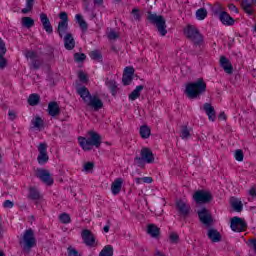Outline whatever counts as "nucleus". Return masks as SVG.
I'll return each instance as SVG.
<instances>
[{
	"label": "nucleus",
	"instance_id": "49530a36",
	"mask_svg": "<svg viewBox=\"0 0 256 256\" xmlns=\"http://www.w3.org/2000/svg\"><path fill=\"white\" fill-rule=\"evenodd\" d=\"M135 73V69L133 67H126L124 70V75H128L130 77H133Z\"/></svg>",
	"mask_w": 256,
	"mask_h": 256
},
{
	"label": "nucleus",
	"instance_id": "473e14b6",
	"mask_svg": "<svg viewBox=\"0 0 256 256\" xmlns=\"http://www.w3.org/2000/svg\"><path fill=\"white\" fill-rule=\"evenodd\" d=\"M148 235L151 237H159L160 229L155 224H149L147 227Z\"/></svg>",
	"mask_w": 256,
	"mask_h": 256
},
{
	"label": "nucleus",
	"instance_id": "de8ad7c7",
	"mask_svg": "<svg viewBox=\"0 0 256 256\" xmlns=\"http://www.w3.org/2000/svg\"><path fill=\"white\" fill-rule=\"evenodd\" d=\"M68 256H81V254H79V251H77L73 247H69L68 248Z\"/></svg>",
	"mask_w": 256,
	"mask_h": 256
},
{
	"label": "nucleus",
	"instance_id": "4d7b16f0",
	"mask_svg": "<svg viewBox=\"0 0 256 256\" xmlns=\"http://www.w3.org/2000/svg\"><path fill=\"white\" fill-rule=\"evenodd\" d=\"M170 241L171 243H177L179 241V235H177V233H171Z\"/></svg>",
	"mask_w": 256,
	"mask_h": 256
},
{
	"label": "nucleus",
	"instance_id": "7ed1b4c3",
	"mask_svg": "<svg viewBox=\"0 0 256 256\" xmlns=\"http://www.w3.org/2000/svg\"><path fill=\"white\" fill-rule=\"evenodd\" d=\"M147 19L149 23L155 25L162 37H165L167 35V24L163 16L148 12Z\"/></svg>",
	"mask_w": 256,
	"mask_h": 256
},
{
	"label": "nucleus",
	"instance_id": "4468645a",
	"mask_svg": "<svg viewBox=\"0 0 256 256\" xmlns=\"http://www.w3.org/2000/svg\"><path fill=\"white\" fill-rule=\"evenodd\" d=\"M253 5L256 7V0H252V2L249 0H242L241 2L243 11L249 15V17H255V8H253Z\"/></svg>",
	"mask_w": 256,
	"mask_h": 256
},
{
	"label": "nucleus",
	"instance_id": "7c9ffc66",
	"mask_svg": "<svg viewBox=\"0 0 256 256\" xmlns=\"http://www.w3.org/2000/svg\"><path fill=\"white\" fill-rule=\"evenodd\" d=\"M180 137L184 141H187V139H190L191 138V128H189L187 126H181Z\"/></svg>",
	"mask_w": 256,
	"mask_h": 256
},
{
	"label": "nucleus",
	"instance_id": "2eb2a0df",
	"mask_svg": "<svg viewBox=\"0 0 256 256\" xmlns=\"http://www.w3.org/2000/svg\"><path fill=\"white\" fill-rule=\"evenodd\" d=\"M198 216L201 223H203V225H206L207 227H209V225L213 223L211 212H209V210H207L206 208H202L200 211H198Z\"/></svg>",
	"mask_w": 256,
	"mask_h": 256
},
{
	"label": "nucleus",
	"instance_id": "a19ab883",
	"mask_svg": "<svg viewBox=\"0 0 256 256\" xmlns=\"http://www.w3.org/2000/svg\"><path fill=\"white\" fill-rule=\"evenodd\" d=\"M60 221L64 224L71 223V216L67 213H63L60 215Z\"/></svg>",
	"mask_w": 256,
	"mask_h": 256
},
{
	"label": "nucleus",
	"instance_id": "864d4df0",
	"mask_svg": "<svg viewBox=\"0 0 256 256\" xmlns=\"http://www.w3.org/2000/svg\"><path fill=\"white\" fill-rule=\"evenodd\" d=\"M15 206V203H13L12 201L10 200H6L4 203H3V207L5 209H13V207Z\"/></svg>",
	"mask_w": 256,
	"mask_h": 256
},
{
	"label": "nucleus",
	"instance_id": "3c124183",
	"mask_svg": "<svg viewBox=\"0 0 256 256\" xmlns=\"http://www.w3.org/2000/svg\"><path fill=\"white\" fill-rule=\"evenodd\" d=\"M7 53V48L5 47V42L0 38V54L5 55Z\"/></svg>",
	"mask_w": 256,
	"mask_h": 256
},
{
	"label": "nucleus",
	"instance_id": "a878e982",
	"mask_svg": "<svg viewBox=\"0 0 256 256\" xmlns=\"http://www.w3.org/2000/svg\"><path fill=\"white\" fill-rule=\"evenodd\" d=\"M48 113L51 117H57V115H59V113H61L59 104H57V102H50L48 104Z\"/></svg>",
	"mask_w": 256,
	"mask_h": 256
},
{
	"label": "nucleus",
	"instance_id": "13d9d810",
	"mask_svg": "<svg viewBox=\"0 0 256 256\" xmlns=\"http://www.w3.org/2000/svg\"><path fill=\"white\" fill-rule=\"evenodd\" d=\"M32 65L34 67V69H39V67H41V61H39V59H35V60H32Z\"/></svg>",
	"mask_w": 256,
	"mask_h": 256
},
{
	"label": "nucleus",
	"instance_id": "412c9836",
	"mask_svg": "<svg viewBox=\"0 0 256 256\" xmlns=\"http://www.w3.org/2000/svg\"><path fill=\"white\" fill-rule=\"evenodd\" d=\"M220 65L224 69L225 73L231 75L233 73V64L225 56L220 57Z\"/></svg>",
	"mask_w": 256,
	"mask_h": 256
},
{
	"label": "nucleus",
	"instance_id": "20e7f679",
	"mask_svg": "<svg viewBox=\"0 0 256 256\" xmlns=\"http://www.w3.org/2000/svg\"><path fill=\"white\" fill-rule=\"evenodd\" d=\"M134 161L138 167H145V163L148 165L155 163V155L151 149L145 147L141 149L140 156H136Z\"/></svg>",
	"mask_w": 256,
	"mask_h": 256
},
{
	"label": "nucleus",
	"instance_id": "4c0bfd02",
	"mask_svg": "<svg viewBox=\"0 0 256 256\" xmlns=\"http://www.w3.org/2000/svg\"><path fill=\"white\" fill-rule=\"evenodd\" d=\"M207 17V9L200 8L196 11V19L203 21Z\"/></svg>",
	"mask_w": 256,
	"mask_h": 256
},
{
	"label": "nucleus",
	"instance_id": "ea45409f",
	"mask_svg": "<svg viewBox=\"0 0 256 256\" xmlns=\"http://www.w3.org/2000/svg\"><path fill=\"white\" fill-rule=\"evenodd\" d=\"M94 167H95V163L86 162L83 165V171H85L86 173H89V171H93Z\"/></svg>",
	"mask_w": 256,
	"mask_h": 256
},
{
	"label": "nucleus",
	"instance_id": "2f4dec72",
	"mask_svg": "<svg viewBox=\"0 0 256 256\" xmlns=\"http://www.w3.org/2000/svg\"><path fill=\"white\" fill-rule=\"evenodd\" d=\"M106 86L110 90L111 94L115 97V95H117V91H119V88L117 87V82H115V80H107Z\"/></svg>",
	"mask_w": 256,
	"mask_h": 256
},
{
	"label": "nucleus",
	"instance_id": "a18cd8bd",
	"mask_svg": "<svg viewBox=\"0 0 256 256\" xmlns=\"http://www.w3.org/2000/svg\"><path fill=\"white\" fill-rule=\"evenodd\" d=\"M122 81H123L124 85H130L131 82L133 81V76L123 74Z\"/></svg>",
	"mask_w": 256,
	"mask_h": 256
},
{
	"label": "nucleus",
	"instance_id": "f704fd0d",
	"mask_svg": "<svg viewBox=\"0 0 256 256\" xmlns=\"http://www.w3.org/2000/svg\"><path fill=\"white\" fill-rule=\"evenodd\" d=\"M40 99L38 94H31L28 98V103L31 107H35V105L39 104Z\"/></svg>",
	"mask_w": 256,
	"mask_h": 256
},
{
	"label": "nucleus",
	"instance_id": "393cba45",
	"mask_svg": "<svg viewBox=\"0 0 256 256\" xmlns=\"http://www.w3.org/2000/svg\"><path fill=\"white\" fill-rule=\"evenodd\" d=\"M31 125L33 129H36V131H43V128L45 127V121L41 119V117L36 116L31 120Z\"/></svg>",
	"mask_w": 256,
	"mask_h": 256
},
{
	"label": "nucleus",
	"instance_id": "79ce46f5",
	"mask_svg": "<svg viewBox=\"0 0 256 256\" xmlns=\"http://www.w3.org/2000/svg\"><path fill=\"white\" fill-rule=\"evenodd\" d=\"M89 56L94 61H99V59H101V52L94 50V51L90 52Z\"/></svg>",
	"mask_w": 256,
	"mask_h": 256
},
{
	"label": "nucleus",
	"instance_id": "338daca9",
	"mask_svg": "<svg viewBox=\"0 0 256 256\" xmlns=\"http://www.w3.org/2000/svg\"><path fill=\"white\" fill-rule=\"evenodd\" d=\"M94 5H103V0H94Z\"/></svg>",
	"mask_w": 256,
	"mask_h": 256
},
{
	"label": "nucleus",
	"instance_id": "b1692460",
	"mask_svg": "<svg viewBox=\"0 0 256 256\" xmlns=\"http://www.w3.org/2000/svg\"><path fill=\"white\" fill-rule=\"evenodd\" d=\"M204 111L208 116L209 121H215V119H217V115L215 114V108L211 104L205 103Z\"/></svg>",
	"mask_w": 256,
	"mask_h": 256
},
{
	"label": "nucleus",
	"instance_id": "bb28decb",
	"mask_svg": "<svg viewBox=\"0 0 256 256\" xmlns=\"http://www.w3.org/2000/svg\"><path fill=\"white\" fill-rule=\"evenodd\" d=\"M230 205L237 213H241L243 211V202L238 198L232 197L230 199Z\"/></svg>",
	"mask_w": 256,
	"mask_h": 256
},
{
	"label": "nucleus",
	"instance_id": "aec40b11",
	"mask_svg": "<svg viewBox=\"0 0 256 256\" xmlns=\"http://www.w3.org/2000/svg\"><path fill=\"white\" fill-rule=\"evenodd\" d=\"M28 199H31V201H35L37 203L38 201L43 200V195L41 194V192H39L37 188L31 187L29 189Z\"/></svg>",
	"mask_w": 256,
	"mask_h": 256
},
{
	"label": "nucleus",
	"instance_id": "680f3d73",
	"mask_svg": "<svg viewBox=\"0 0 256 256\" xmlns=\"http://www.w3.org/2000/svg\"><path fill=\"white\" fill-rule=\"evenodd\" d=\"M8 117H9V119H10L11 121H13V120H15V118L17 117V115L15 114V111L10 110V111L8 112Z\"/></svg>",
	"mask_w": 256,
	"mask_h": 256
},
{
	"label": "nucleus",
	"instance_id": "c03bdc74",
	"mask_svg": "<svg viewBox=\"0 0 256 256\" xmlns=\"http://www.w3.org/2000/svg\"><path fill=\"white\" fill-rule=\"evenodd\" d=\"M234 157L236 161H243L244 155H243V150L238 149L235 151Z\"/></svg>",
	"mask_w": 256,
	"mask_h": 256
},
{
	"label": "nucleus",
	"instance_id": "a211bd4d",
	"mask_svg": "<svg viewBox=\"0 0 256 256\" xmlns=\"http://www.w3.org/2000/svg\"><path fill=\"white\" fill-rule=\"evenodd\" d=\"M176 209H178L179 213L183 215V217H187L189 215V211L191 207L185 203L183 200L176 201Z\"/></svg>",
	"mask_w": 256,
	"mask_h": 256
},
{
	"label": "nucleus",
	"instance_id": "9d476101",
	"mask_svg": "<svg viewBox=\"0 0 256 256\" xmlns=\"http://www.w3.org/2000/svg\"><path fill=\"white\" fill-rule=\"evenodd\" d=\"M81 235L83 242L85 243V245H87V247H97V240L91 230L85 229L82 231Z\"/></svg>",
	"mask_w": 256,
	"mask_h": 256
},
{
	"label": "nucleus",
	"instance_id": "e2e57ef3",
	"mask_svg": "<svg viewBox=\"0 0 256 256\" xmlns=\"http://www.w3.org/2000/svg\"><path fill=\"white\" fill-rule=\"evenodd\" d=\"M142 183H153V178L152 177H143L142 178Z\"/></svg>",
	"mask_w": 256,
	"mask_h": 256
},
{
	"label": "nucleus",
	"instance_id": "c756f323",
	"mask_svg": "<svg viewBox=\"0 0 256 256\" xmlns=\"http://www.w3.org/2000/svg\"><path fill=\"white\" fill-rule=\"evenodd\" d=\"M208 237L211 239V241H213V243H218V241H221V234L215 229H210L208 231Z\"/></svg>",
	"mask_w": 256,
	"mask_h": 256
},
{
	"label": "nucleus",
	"instance_id": "f3484780",
	"mask_svg": "<svg viewBox=\"0 0 256 256\" xmlns=\"http://www.w3.org/2000/svg\"><path fill=\"white\" fill-rule=\"evenodd\" d=\"M219 19L222 25H226V27L235 25V19H233V17H231V15L225 11L219 13Z\"/></svg>",
	"mask_w": 256,
	"mask_h": 256
},
{
	"label": "nucleus",
	"instance_id": "09e8293b",
	"mask_svg": "<svg viewBox=\"0 0 256 256\" xmlns=\"http://www.w3.org/2000/svg\"><path fill=\"white\" fill-rule=\"evenodd\" d=\"M26 57H27V59H30L31 61H35V59L37 58V53H35L34 51H28L26 53Z\"/></svg>",
	"mask_w": 256,
	"mask_h": 256
},
{
	"label": "nucleus",
	"instance_id": "9b49d317",
	"mask_svg": "<svg viewBox=\"0 0 256 256\" xmlns=\"http://www.w3.org/2000/svg\"><path fill=\"white\" fill-rule=\"evenodd\" d=\"M36 177H38L42 183H45V185H53L54 183L53 177H51L49 170L37 169Z\"/></svg>",
	"mask_w": 256,
	"mask_h": 256
},
{
	"label": "nucleus",
	"instance_id": "bf43d9fd",
	"mask_svg": "<svg viewBox=\"0 0 256 256\" xmlns=\"http://www.w3.org/2000/svg\"><path fill=\"white\" fill-rule=\"evenodd\" d=\"M228 9H229L232 13H239V9H237V6H235V4H229V5H228Z\"/></svg>",
	"mask_w": 256,
	"mask_h": 256
},
{
	"label": "nucleus",
	"instance_id": "69168bd1",
	"mask_svg": "<svg viewBox=\"0 0 256 256\" xmlns=\"http://www.w3.org/2000/svg\"><path fill=\"white\" fill-rule=\"evenodd\" d=\"M135 181L137 185H141V183H143V178H135Z\"/></svg>",
	"mask_w": 256,
	"mask_h": 256
},
{
	"label": "nucleus",
	"instance_id": "58836bf2",
	"mask_svg": "<svg viewBox=\"0 0 256 256\" xmlns=\"http://www.w3.org/2000/svg\"><path fill=\"white\" fill-rule=\"evenodd\" d=\"M33 3H35V0H26V8L22 9V13L27 14L31 9H33Z\"/></svg>",
	"mask_w": 256,
	"mask_h": 256
},
{
	"label": "nucleus",
	"instance_id": "72a5a7b5",
	"mask_svg": "<svg viewBox=\"0 0 256 256\" xmlns=\"http://www.w3.org/2000/svg\"><path fill=\"white\" fill-rule=\"evenodd\" d=\"M150 136H151V129L148 126H141L140 137H142V139H149Z\"/></svg>",
	"mask_w": 256,
	"mask_h": 256
},
{
	"label": "nucleus",
	"instance_id": "f03ea898",
	"mask_svg": "<svg viewBox=\"0 0 256 256\" xmlns=\"http://www.w3.org/2000/svg\"><path fill=\"white\" fill-rule=\"evenodd\" d=\"M205 91H207V84L203 78H200L196 82L187 84L185 93L189 99H197V97L205 93Z\"/></svg>",
	"mask_w": 256,
	"mask_h": 256
},
{
	"label": "nucleus",
	"instance_id": "dca6fc26",
	"mask_svg": "<svg viewBox=\"0 0 256 256\" xmlns=\"http://www.w3.org/2000/svg\"><path fill=\"white\" fill-rule=\"evenodd\" d=\"M40 21L42 23L44 31H46L48 35H51V33H53V26L51 25V20H49V17H47V14L41 13Z\"/></svg>",
	"mask_w": 256,
	"mask_h": 256
},
{
	"label": "nucleus",
	"instance_id": "6e6d98bb",
	"mask_svg": "<svg viewBox=\"0 0 256 256\" xmlns=\"http://www.w3.org/2000/svg\"><path fill=\"white\" fill-rule=\"evenodd\" d=\"M118 38H119V34L114 30H110V32L108 33V39H118Z\"/></svg>",
	"mask_w": 256,
	"mask_h": 256
},
{
	"label": "nucleus",
	"instance_id": "1a4fd4ad",
	"mask_svg": "<svg viewBox=\"0 0 256 256\" xmlns=\"http://www.w3.org/2000/svg\"><path fill=\"white\" fill-rule=\"evenodd\" d=\"M230 228L235 233H243V231H247V222L239 217H233L230 222Z\"/></svg>",
	"mask_w": 256,
	"mask_h": 256
},
{
	"label": "nucleus",
	"instance_id": "f257e3e1",
	"mask_svg": "<svg viewBox=\"0 0 256 256\" xmlns=\"http://www.w3.org/2000/svg\"><path fill=\"white\" fill-rule=\"evenodd\" d=\"M78 143L83 151H91L93 147H101V135L95 131H89L87 137H79Z\"/></svg>",
	"mask_w": 256,
	"mask_h": 256
},
{
	"label": "nucleus",
	"instance_id": "c85d7f7f",
	"mask_svg": "<svg viewBox=\"0 0 256 256\" xmlns=\"http://www.w3.org/2000/svg\"><path fill=\"white\" fill-rule=\"evenodd\" d=\"M75 20L78 23L80 29H82L83 32L87 31L89 29V25H87V22L83 19V15L76 14Z\"/></svg>",
	"mask_w": 256,
	"mask_h": 256
},
{
	"label": "nucleus",
	"instance_id": "052dcab7",
	"mask_svg": "<svg viewBox=\"0 0 256 256\" xmlns=\"http://www.w3.org/2000/svg\"><path fill=\"white\" fill-rule=\"evenodd\" d=\"M78 77H79L80 81H87V74H85V72H83V71H80L78 73Z\"/></svg>",
	"mask_w": 256,
	"mask_h": 256
},
{
	"label": "nucleus",
	"instance_id": "37998d69",
	"mask_svg": "<svg viewBox=\"0 0 256 256\" xmlns=\"http://www.w3.org/2000/svg\"><path fill=\"white\" fill-rule=\"evenodd\" d=\"M74 59L77 63H81V61H85V59H87V56L83 53H76L74 54Z\"/></svg>",
	"mask_w": 256,
	"mask_h": 256
},
{
	"label": "nucleus",
	"instance_id": "ddd939ff",
	"mask_svg": "<svg viewBox=\"0 0 256 256\" xmlns=\"http://www.w3.org/2000/svg\"><path fill=\"white\" fill-rule=\"evenodd\" d=\"M38 163L39 165H45L49 161V155H47V143H40L38 146Z\"/></svg>",
	"mask_w": 256,
	"mask_h": 256
},
{
	"label": "nucleus",
	"instance_id": "cd10ccee",
	"mask_svg": "<svg viewBox=\"0 0 256 256\" xmlns=\"http://www.w3.org/2000/svg\"><path fill=\"white\" fill-rule=\"evenodd\" d=\"M143 89V85L136 86V88L128 95L129 101H137V99L141 97V91H143Z\"/></svg>",
	"mask_w": 256,
	"mask_h": 256
},
{
	"label": "nucleus",
	"instance_id": "8fccbe9b",
	"mask_svg": "<svg viewBox=\"0 0 256 256\" xmlns=\"http://www.w3.org/2000/svg\"><path fill=\"white\" fill-rule=\"evenodd\" d=\"M132 15L135 21H139L141 19V14L139 13V9L134 8L132 10Z\"/></svg>",
	"mask_w": 256,
	"mask_h": 256
},
{
	"label": "nucleus",
	"instance_id": "5fc2aeb1",
	"mask_svg": "<svg viewBox=\"0 0 256 256\" xmlns=\"http://www.w3.org/2000/svg\"><path fill=\"white\" fill-rule=\"evenodd\" d=\"M248 195H250V197L252 199H255L256 197V186H252L249 190H248Z\"/></svg>",
	"mask_w": 256,
	"mask_h": 256
},
{
	"label": "nucleus",
	"instance_id": "e433bc0d",
	"mask_svg": "<svg viewBox=\"0 0 256 256\" xmlns=\"http://www.w3.org/2000/svg\"><path fill=\"white\" fill-rule=\"evenodd\" d=\"M99 256H113V246L106 245L100 252Z\"/></svg>",
	"mask_w": 256,
	"mask_h": 256
},
{
	"label": "nucleus",
	"instance_id": "6ab92c4d",
	"mask_svg": "<svg viewBox=\"0 0 256 256\" xmlns=\"http://www.w3.org/2000/svg\"><path fill=\"white\" fill-rule=\"evenodd\" d=\"M124 180L123 178H116L114 183L111 184V191L113 195H119L123 187Z\"/></svg>",
	"mask_w": 256,
	"mask_h": 256
},
{
	"label": "nucleus",
	"instance_id": "5701e85b",
	"mask_svg": "<svg viewBox=\"0 0 256 256\" xmlns=\"http://www.w3.org/2000/svg\"><path fill=\"white\" fill-rule=\"evenodd\" d=\"M76 91L85 104L92 97L91 92H89V89H87L85 86L78 87Z\"/></svg>",
	"mask_w": 256,
	"mask_h": 256
},
{
	"label": "nucleus",
	"instance_id": "0e129e2a",
	"mask_svg": "<svg viewBox=\"0 0 256 256\" xmlns=\"http://www.w3.org/2000/svg\"><path fill=\"white\" fill-rule=\"evenodd\" d=\"M110 222L108 221V224L104 226L103 231L104 233H109V229H111V224H109Z\"/></svg>",
	"mask_w": 256,
	"mask_h": 256
},
{
	"label": "nucleus",
	"instance_id": "f8f14e48",
	"mask_svg": "<svg viewBox=\"0 0 256 256\" xmlns=\"http://www.w3.org/2000/svg\"><path fill=\"white\" fill-rule=\"evenodd\" d=\"M87 107L93 109V111H99L103 107V100L98 94L92 95V97L86 102Z\"/></svg>",
	"mask_w": 256,
	"mask_h": 256
},
{
	"label": "nucleus",
	"instance_id": "4be33fe9",
	"mask_svg": "<svg viewBox=\"0 0 256 256\" xmlns=\"http://www.w3.org/2000/svg\"><path fill=\"white\" fill-rule=\"evenodd\" d=\"M64 47L68 51L75 49V39L73 38V35L71 33H67L64 36Z\"/></svg>",
	"mask_w": 256,
	"mask_h": 256
},
{
	"label": "nucleus",
	"instance_id": "423d86ee",
	"mask_svg": "<svg viewBox=\"0 0 256 256\" xmlns=\"http://www.w3.org/2000/svg\"><path fill=\"white\" fill-rule=\"evenodd\" d=\"M193 200L197 205H204L213 201V194L206 190H197L193 194Z\"/></svg>",
	"mask_w": 256,
	"mask_h": 256
},
{
	"label": "nucleus",
	"instance_id": "39448f33",
	"mask_svg": "<svg viewBox=\"0 0 256 256\" xmlns=\"http://www.w3.org/2000/svg\"><path fill=\"white\" fill-rule=\"evenodd\" d=\"M184 34L186 35L187 39H190V41H192L196 47H201V45H203V35H201L197 27L188 25L184 29Z\"/></svg>",
	"mask_w": 256,
	"mask_h": 256
},
{
	"label": "nucleus",
	"instance_id": "0eeeda50",
	"mask_svg": "<svg viewBox=\"0 0 256 256\" xmlns=\"http://www.w3.org/2000/svg\"><path fill=\"white\" fill-rule=\"evenodd\" d=\"M20 243L24 246V249H32V247H35L37 240L35 239V232L33 229L29 228L24 232Z\"/></svg>",
	"mask_w": 256,
	"mask_h": 256
},
{
	"label": "nucleus",
	"instance_id": "6e6552de",
	"mask_svg": "<svg viewBox=\"0 0 256 256\" xmlns=\"http://www.w3.org/2000/svg\"><path fill=\"white\" fill-rule=\"evenodd\" d=\"M59 18L60 22L58 23L57 33L63 39V35H67V31L69 30V16L67 12H60Z\"/></svg>",
	"mask_w": 256,
	"mask_h": 256
},
{
	"label": "nucleus",
	"instance_id": "603ef678",
	"mask_svg": "<svg viewBox=\"0 0 256 256\" xmlns=\"http://www.w3.org/2000/svg\"><path fill=\"white\" fill-rule=\"evenodd\" d=\"M5 54H0V69H5L7 66V60L3 57Z\"/></svg>",
	"mask_w": 256,
	"mask_h": 256
},
{
	"label": "nucleus",
	"instance_id": "774afa93",
	"mask_svg": "<svg viewBox=\"0 0 256 256\" xmlns=\"http://www.w3.org/2000/svg\"><path fill=\"white\" fill-rule=\"evenodd\" d=\"M219 119H226L225 118V113L223 112V113H221L220 115H219Z\"/></svg>",
	"mask_w": 256,
	"mask_h": 256
},
{
	"label": "nucleus",
	"instance_id": "c9c22d12",
	"mask_svg": "<svg viewBox=\"0 0 256 256\" xmlns=\"http://www.w3.org/2000/svg\"><path fill=\"white\" fill-rule=\"evenodd\" d=\"M22 25L24 27H27V29H31V27H33V25H35V20H33V18H31V17H23Z\"/></svg>",
	"mask_w": 256,
	"mask_h": 256
}]
</instances>
